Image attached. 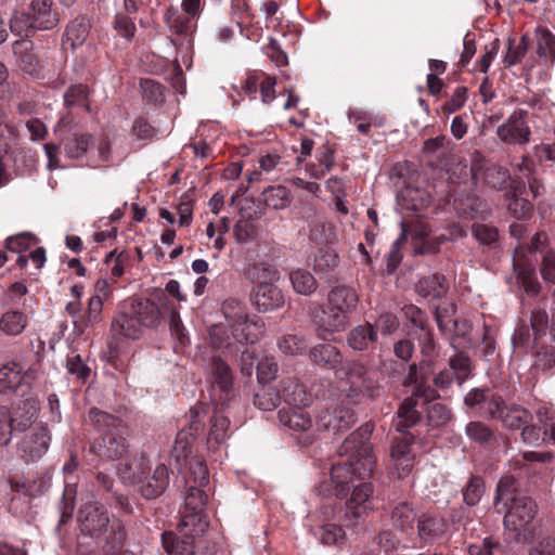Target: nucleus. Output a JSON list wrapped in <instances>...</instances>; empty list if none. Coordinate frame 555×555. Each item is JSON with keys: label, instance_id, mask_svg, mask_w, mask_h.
Wrapping results in <instances>:
<instances>
[{"label": "nucleus", "instance_id": "obj_35", "mask_svg": "<svg viewBox=\"0 0 555 555\" xmlns=\"http://www.w3.org/2000/svg\"><path fill=\"white\" fill-rule=\"evenodd\" d=\"M377 339V333L371 323L360 324L353 327L347 337L348 345L357 351L367 349L370 344Z\"/></svg>", "mask_w": 555, "mask_h": 555}, {"label": "nucleus", "instance_id": "obj_47", "mask_svg": "<svg viewBox=\"0 0 555 555\" xmlns=\"http://www.w3.org/2000/svg\"><path fill=\"white\" fill-rule=\"evenodd\" d=\"M103 297L96 293L90 297L86 315H82L81 331L88 326L99 324L102 320Z\"/></svg>", "mask_w": 555, "mask_h": 555}, {"label": "nucleus", "instance_id": "obj_61", "mask_svg": "<svg viewBox=\"0 0 555 555\" xmlns=\"http://www.w3.org/2000/svg\"><path fill=\"white\" fill-rule=\"evenodd\" d=\"M466 88L457 87L452 96L441 106L443 114L450 115L460 109L466 101Z\"/></svg>", "mask_w": 555, "mask_h": 555}, {"label": "nucleus", "instance_id": "obj_39", "mask_svg": "<svg viewBox=\"0 0 555 555\" xmlns=\"http://www.w3.org/2000/svg\"><path fill=\"white\" fill-rule=\"evenodd\" d=\"M499 397H494L488 390L472 389L464 399V402L469 408H476L478 414L483 417H489L488 403L492 400H498Z\"/></svg>", "mask_w": 555, "mask_h": 555}, {"label": "nucleus", "instance_id": "obj_12", "mask_svg": "<svg viewBox=\"0 0 555 555\" xmlns=\"http://www.w3.org/2000/svg\"><path fill=\"white\" fill-rule=\"evenodd\" d=\"M489 417L500 422L507 429H520L532 422L531 413L525 408L506 403L501 398L488 403Z\"/></svg>", "mask_w": 555, "mask_h": 555}, {"label": "nucleus", "instance_id": "obj_56", "mask_svg": "<svg viewBox=\"0 0 555 555\" xmlns=\"http://www.w3.org/2000/svg\"><path fill=\"white\" fill-rule=\"evenodd\" d=\"M515 482L516 478L512 475L504 476L500 479L496 487V503L505 501V505H507V501L511 502V499L518 494L515 493Z\"/></svg>", "mask_w": 555, "mask_h": 555}, {"label": "nucleus", "instance_id": "obj_11", "mask_svg": "<svg viewBox=\"0 0 555 555\" xmlns=\"http://www.w3.org/2000/svg\"><path fill=\"white\" fill-rule=\"evenodd\" d=\"M39 377L36 366L24 369L18 362L10 361L0 367V392L26 397L31 384Z\"/></svg>", "mask_w": 555, "mask_h": 555}, {"label": "nucleus", "instance_id": "obj_8", "mask_svg": "<svg viewBox=\"0 0 555 555\" xmlns=\"http://www.w3.org/2000/svg\"><path fill=\"white\" fill-rule=\"evenodd\" d=\"M537 514L535 503L527 495L517 494L511 499L504 516V527L513 533L517 542H531L535 537L533 519Z\"/></svg>", "mask_w": 555, "mask_h": 555}, {"label": "nucleus", "instance_id": "obj_36", "mask_svg": "<svg viewBox=\"0 0 555 555\" xmlns=\"http://www.w3.org/2000/svg\"><path fill=\"white\" fill-rule=\"evenodd\" d=\"M37 413L36 402L30 398H26L22 405L18 404L13 415H11L15 430H26L29 428L36 420Z\"/></svg>", "mask_w": 555, "mask_h": 555}, {"label": "nucleus", "instance_id": "obj_16", "mask_svg": "<svg viewBox=\"0 0 555 555\" xmlns=\"http://www.w3.org/2000/svg\"><path fill=\"white\" fill-rule=\"evenodd\" d=\"M435 396L436 392L431 387L423 384H416L413 387L412 396L405 398L398 409V420L395 422L397 430L403 431L415 423L418 414L415 411L417 402L414 397L429 401L434 399Z\"/></svg>", "mask_w": 555, "mask_h": 555}, {"label": "nucleus", "instance_id": "obj_41", "mask_svg": "<svg viewBox=\"0 0 555 555\" xmlns=\"http://www.w3.org/2000/svg\"><path fill=\"white\" fill-rule=\"evenodd\" d=\"M311 357L315 363L320 365H331L333 367L341 361L339 351L331 344H322L313 347Z\"/></svg>", "mask_w": 555, "mask_h": 555}, {"label": "nucleus", "instance_id": "obj_17", "mask_svg": "<svg viewBox=\"0 0 555 555\" xmlns=\"http://www.w3.org/2000/svg\"><path fill=\"white\" fill-rule=\"evenodd\" d=\"M50 442L51 435L48 428L46 426H38L25 434L20 443L18 451L23 459L37 461L48 452Z\"/></svg>", "mask_w": 555, "mask_h": 555}, {"label": "nucleus", "instance_id": "obj_2", "mask_svg": "<svg viewBox=\"0 0 555 555\" xmlns=\"http://www.w3.org/2000/svg\"><path fill=\"white\" fill-rule=\"evenodd\" d=\"M89 418L100 434V437L91 443V451L102 459L117 461V470L122 481L140 480L142 457L137 459L129 454L127 425L96 408L89 411Z\"/></svg>", "mask_w": 555, "mask_h": 555}, {"label": "nucleus", "instance_id": "obj_46", "mask_svg": "<svg viewBox=\"0 0 555 555\" xmlns=\"http://www.w3.org/2000/svg\"><path fill=\"white\" fill-rule=\"evenodd\" d=\"M10 29L12 34L20 37H29V35L38 29H35L30 14L25 12L15 11L10 18Z\"/></svg>", "mask_w": 555, "mask_h": 555}, {"label": "nucleus", "instance_id": "obj_20", "mask_svg": "<svg viewBox=\"0 0 555 555\" xmlns=\"http://www.w3.org/2000/svg\"><path fill=\"white\" fill-rule=\"evenodd\" d=\"M125 305L144 328H153L160 324L163 313L154 301L146 298H131L126 300Z\"/></svg>", "mask_w": 555, "mask_h": 555}, {"label": "nucleus", "instance_id": "obj_42", "mask_svg": "<svg viewBox=\"0 0 555 555\" xmlns=\"http://www.w3.org/2000/svg\"><path fill=\"white\" fill-rule=\"evenodd\" d=\"M89 147V140L86 135L72 133L64 140V151L68 158H81Z\"/></svg>", "mask_w": 555, "mask_h": 555}, {"label": "nucleus", "instance_id": "obj_64", "mask_svg": "<svg viewBox=\"0 0 555 555\" xmlns=\"http://www.w3.org/2000/svg\"><path fill=\"white\" fill-rule=\"evenodd\" d=\"M500 550V543L492 538H486L481 543L469 546L470 555H495Z\"/></svg>", "mask_w": 555, "mask_h": 555}, {"label": "nucleus", "instance_id": "obj_22", "mask_svg": "<svg viewBox=\"0 0 555 555\" xmlns=\"http://www.w3.org/2000/svg\"><path fill=\"white\" fill-rule=\"evenodd\" d=\"M412 440L402 437L393 442L390 449L391 464L398 473L399 478L405 477L414 466V454L411 450Z\"/></svg>", "mask_w": 555, "mask_h": 555}, {"label": "nucleus", "instance_id": "obj_51", "mask_svg": "<svg viewBox=\"0 0 555 555\" xmlns=\"http://www.w3.org/2000/svg\"><path fill=\"white\" fill-rule=\"evenodd\" d=\"M555 366V347L542 346L535 353L533 369L537 372H546Z\"/></svg>", "mask_w": 555, "mask_h": 555}, {"label": "nucleus", "instance_id": "obj_7", "mask_svg": "<svg viewBox=\"0 0 555 555\" xmlns=\"http://www.w3.org/2000/svg\"><path fill=\"white\" fill-rule=\"evenodd\" d=\"M81 531L93 538L103 540L108 544H120L125 530L117 519L111 521L107 511L98 502H90L79 511Z\"/></svg>", "mask_w": 555, "mask_h": 555}, {"label": "nucleus", "instance_id": "obj_23", "mask_svg": "<svg viewBox=\"0 0 555 555\" xmlns=\"http://www.w3.org/2000/svg\"><path fill=\"white\" fill-rule=\"evenodd\" d=\"M397 202L402 214L421 215L429 206L431 197L424 190L405 188L398 194Z\"/></svg>", "mask_w": 555, "mask_h": 555}, {"label": "nucleus", "instance_id": "obj_34", "mask_svg": "<svg viewBox=\"0 0 555 555\" xmlns=\"http://www.w3.org/2000/svg\"><path fill=\"white\" fill-rule=\"evenodd\" d=\"M448 289L446 278L438 274L423 276L416 284V291L422 297L441 298L448 293Z\"/></svg>", "mask_w": 555, "mask_h": 555}, {"label": "nucleus", "instance_id": "obj_38", "mask_svg": "<svg viewBox=\"0 0 555 555\" xmlns=\"http://www.w3.org/2000/svg\"><path fill=\"white\" fill-rule=\"evenodd\" d=\"M289 280L297 294L308 296L317 289V280L307 270L297 269L292 271Z\"/></svg>", "mask_w": 555, "mask_h": 555}, {"label": "nucleus", "instance_id": "obj_30", "mask_svg": "<svg viewBox=\"0 0 555 555\" xmlns=\"http://www.w3.org/2000/svg\"><path fill=\"white\" fill-rule=\"evenodd\" d=\"M431 229L423 222H417L412 231V238L420 241V245L415 247L414 254L416 255H431L439 250L440 245L444 242L443 236H439L434 241H427L426 238L430 235Z\"/></svg>", "mask_w": 555, "mask_h": 555}, {"label": "nucleus", "instance_id": "obj_40", "mask_svg": "<svg viewBox=\"0 0 555 555\" xmlns=\"http://www.w3.org/2000/svg\"><path fill=\"white\" fill-rule=\"evenodd\" d=\"M535 35L538 54L553 63L555 60V36L544 27H538Z\"/></svg>", "mask_w": 555, "mask_h": 555}, {"label": "nucleus", "instance_id": "obj_26", "mask_svg": "<svg viewBox=\"0 0 555 555\" xmlns=\"http://www.w3.org/2000/svg\"><path fill=\"white\" fill-rule=\"evenodd\" d=\"M90 27V21L85 16L73 20L66 27L63 37V48L65 50L70 48L74 51L81 47L89 36Z\"/></svg>", "mask_w": 555, "mask_h": 555}, {"label": "nucleus", "instance_id": "obj_49", "mask_svg": "<svg viewBox=\"0 0 555 555\" xmlns=\"http://www.w3.org/2000/svg\"><path fill=\"white\" fill-rule=\"evenodd\" d=\"M338 264V258L333 249H320L314 258V271L320 273H328Z\"/></svg>", "mask_w": 555, "mask_h": 555}, {"label": "nucleus", "instance_id": "obj_25", "mask_svg": "<svg viewBox=\"0 0 555 555\" xmlns=\"http://www.w3.org/2000/svg\"><path fill=\"white\" fill-rule=\"evenodd\" d=\"M34 27L38 30H49L59 23L57 14L52 9L51 0H33L29 7Z\"/></svg>", "mask_w": 555, "mask_h": 555}, {"label": "nucleus", "instance_id": "obj_21", "mask_svg": "<svg viewBox=\"0 0 555 555\" xmlns=\"http://www.w3.org/2000/svg\"><path fill=\"white\" fill-rule=\"evenodd\" d=\"M472 177L477 182L482 181L494 190H502L509 180V173L505 168L491 163L473 166Z\"/></svg>", "mask_w": 555, "mask_h": 555}, {"label": "nucleus", "instance_id": "obj_48", "mask_svg": "<svg viewBox=\"0 0 555 555\" xmlns=\"http://www.w3.org/2000/svg\"><path fill=\"white\" fill-rule=\"evenodd\" d=\"M507 209L515 218L527 219L533 212V205L527 198L518 196L516 189L508 198Z\"/></svg>", "mask_w": 555, "mask_h": 555}, {"label": "nucleus", "instance_id": "obj_55", "mask_svg": "<svg viewBox=\"0 0 555 555\" xmlns=\"http://www.w3.org/2000/svg\"><path fill=\"white\" fill-rule=\"evenodd\" d=\"M256 235V228L248 219H241L234 227V237L241 245L248 244Z\"/></svg>", "mask_w": 555, "mask_h": 555}, {"label": "nucleus", "instance_id": "obj_15", "mask_svg": "<svg viewBox=\"0 0 555 555\" xmlns=\"http://www.w3.org/2000/svg\"><path fill=\"white\" fill-rule=\"evenodd\" d=\"M372 483L366 482V480H359L358 485H353L350 496L346 501L345 514L346 520L351 526H356L358 519L372 509Z\"/></svg>", "mask_w": 555, "mask_h": 555}, {"label": "nucleus", "instance_id": "obj_9", "mask_svg": "<svg viewBox=\"0 0 555 555\" xmlns=\"http://www.w3.org/2000/svg\"><path fill=\"white\" fill-rule=\"evenodd\" d=\"M248 276L259 281L256 287L254 301L261 312H269L284 305V296L273 281L279 280L276 270L264 263L254 264L248 270Z\"/></svg>", "mask_w": 555, "mask_h": 555}, {"label": "nucleus", "instance_id": "obj_6", "mask_svg": "<svg viewBox=\"0 0 555 555\" xmlns=\"http://www.w3.org/2000/svg\"><path fill=\"white\" fill-rule=\"evenodd\" d=\"M358 295L352 287L336 286L327 295V302L321 314L317 315L321 332L339 333L346 328L349 315L356 310Z\"/></svg>", "mask_w": 555, "mask_h": 555}, {"label": "nucleus", "instance_id": "obj_19", "mask_svg": "<svg viewBox=\"0 0 555 555\" xmlns=\"http://www.w3.org/2000/svg\"><path fill=\"white\" fill-rule=\"evenodd\" d=\"M144 474V459H142V466L139 472L140 480L127 482L130 485H138L142 495L146 499H154L160 495L169 485L168 468L164 464L157 465L151 477L143 478Z\"/></svg>", "mask_w": 555, "mask_h": 555}, {"label": "nucleus", "instance_id": "obj_62", "mask_svg": "<svg viewBox=\"0 0 555 555\" xmlns=\"http://www.w3.org/2000/svg\"><path fill=\"white\" fill-rule=\"evenodd\" d=\"M538 421L544 428L545 440L555 444V417L548 414L547 409L540 408L537 412Z\"/></svg>", "mask_w": 555, "mask_h": 555}, {"label": "nucleus", "instance_id": "obj_53", "mask_svg": "<svg viewBox=\"0 0 555 555\" xmlns=\"http://www.w3.org/2000/svg\"><path fill=\"white\" fill-rule=\"evenodd\" d=\"M483 492V481L479 477H472L463 492L465 503L470 506L476 505Z\"/></svg>", "mask_w": 555, "mask_h": 555}, {"label": "nucleus", "instance_id": "obj_60", "mask_svg": "<svg viewBox=\"0 0 555 555\" xmlns=\"http://www.w3.org/2000/svg\"><path fill=\"white\" fill-rule=\"evenodd\" d=\"M255 405L262 411H271L281 403L280 392L263 391L257 393L254 400Z\"/></svg>", "mask_w": 555, "mask_h": 555}, {"label": "nucleus", "instance_id": "obj_44", "mask_svg": "<svg viewBox=\"0 0 555 555\" xmlns=\"http://www.w3.org/2000/svg\"><path fill=\"white\" fill-rule=\"evenodd\" d=\"M64 104L66 107H81L89 111L88 88L82 85H73L64 93Z\"/></svg>", "mask_w": 555, "mask_h": 555}, {"label": "nucleus", "instance_id": "obj_14", "mask_svg": "<svg viewBox=\"0 0 555 555\" xmlns=\"http://www.w3.org/2000/svg\"><path fill=\"white\" fill-rule=\"evenodd\" d=\"M278 417L280 424L300 442L307 443L312 437V421L304 408H282Z\"/></svg>", "mask_w": 555, "mask_h": 555}, {"label": "nucleus", "instance_id": "obj_57", "mask_svg": "<svg viewBox=\"0 0 555 555\" xmlns=\"http://www.w3.org/2000/svg\"><path fill=\"white\" fill-rule=\"evenodd\" d=\"M140 88L143 96L150 102L158 103L164 100V88L152 79H142Z\"/></svg>", "mask_w": 555, "mask_h": 555}, {"label": "nucleus", "instance_id": "obj_24", "mask_svg": "<svg viewBox=\"0 0 555 555\" xmlns=\"http://www.w3.org/2000/svg\"><path fill=\"white\" fill-rule=\"evenodd\" d=\"M112 328L115 333L130 339L139 338L144 331L143 325L132 315L125 302H122L115 315Z\"/></svg>", "mask_w": 555, "mask_h": 555}, {"label": "nucleus", "instance_id": "obj_37", "mask_svg": "<svg viewBox=\"0 0 555 555\" xmlns=\"http://www.w3.org/2000/svg\"><path fill=\"white\" fill-rule=\"evenodd\" d=\"M267 207L272 209H284L292 203L291 191L283 185L268 186L261 194Z\"/></svg>", "mask_w": 555, "mask_h": 555}, {"label": "nucleus", "instance_id": "obj_54", "mask_svg": "<svg viewBox=\"0 0 555 555\" xmlns=\"http://www.w3.org/2000/svg\"><path fill=\"white\" fill-rule=\"evenodd\" d=\"M67 372L78 379L86 380L90 375V369L82 361L80 354L72 352L66 360Z\"/></svg>", "mask_w": 555, "mask_h": 555}, {"label": "nucleus", "instance_id": "obj_1", "mask_svg": "<svg viewBox=\"0 0 555 555\" xmlns=\"http://www.w3.org/2000/svg\"><path fill=\"white\" fill-rule=\"evenodd\" d=\"M375 375L361 362L348 363L341 391L326 401L318 415V424L335 435L349 429L357 421L351 405L362 397L375 398L380 393V385Z\"/></svg>", "mask_w": 555, "mask_h": 555}, {"label": "nucleus", "instance_id": "obj_58", "mask_svg": "<svg viewBox=\"0 0 555 555\" xmlns=\"http://www.w3.org/2000/svg\"><path fill=\"white\" fill-rule=\"evenodd\" d=\"M36 243L35 236L29 233H22L10 236L7 240V247L10 251L21 254Z\"/></svg>", "mask_w": 555, "mask_h": 555}, {"label": "nucleus", "instance_id": "obj_13", "mask_svg": "<svg viewBox=\"0 0 555 555\" xmlns=\"http://www.w3.org/2000/svg\"><path fill=\"white\" fill-rule=\"evenodd\" d=\"M498 135L506 144H525L530 140L528 111L515 109L504 124L498 127Z\"/></svg>", "mask_w": 555, "mask_h": 555}, {"label": "nucleus", "instance_id": "obj_31", "mask_svg": "<svg viewBox=\"0 0 555 555\" xmlns=\"http://www.w3.org/2000/svg\"><path fill=\"white\" fill-rule=\"evenodd\" d=\"M12 48L16 64L20 68L27 74H36L38 62L36 55L33 53V42L22 38L14 41Z\"/></svg>", "mask_w": 555, "mask_h": 555}, {"label": "nucleus", "instance_id": "obj_5", "mask_svg": "<svg viewBox=\"0 0 555 555\" xmlns=\"http://www.w3.org/2000/svg\"><path fill=\"white\" fill-rule=\"evenodd\" d=\"M211 385L208 388L209 399L214 406L211 427L208 441L221 443L228 437L230 421L223 415L225 406L234 398L233 377L229 365L220 358L209 364Z\"/></svg>", "mask_w": 555, "mask_h": 555}, {"label": "nucleus", "instance_id": "obj_32", "mask_svg": "<svg viewBox=\"0 0 555 555\" xmlns=\"http://www.w3.org/2000/svg\"><path fill=\"white\" fill-rule=\"evenodd\" d=\"M420 538L425 542L442 539L447 531V524L439 517L424 515L417 524Z\"/></svg>", "mask_w": 555, "mask_h": 555}, {"label": "nucleus", "instance_id": "obj_27", "mask_svg": "<svg viewBox=\"0 0 555 555\" xmlns=\"http://www.w3.org/2000/svg\"><path fill=\"white\" fill-rule=\"evenodd\" d=\"M280 397L287 408H305L311 400L305 387L292 378L282 382Z\"/></svg>", "mask_w": 555, "mask_h": 555}, {"label": "nucleus", "instance_id": "obj_43", "mask_svg": "<svg viewBox=\"0 0 555 555\" xmlns=\"http://www.w3.org/2000/svg\"><path fill=\"white\" fill-rule=\"evenodd\" d=\"M281 162L280 155L275 153H268L266 155H262L259 160V169L254 170L248 176V182H258L262 181L266 178L263 175H269L273 172L275 169H278V166Z\"/></svg>", "mask_w": 555, "mask_h": 555}, {"label": "nucleus", "instance_id": "obj_3", "mask_svg": "<svg viewBox=\"0 0 555 555\" xmlns=\"http://www.w3.org/2000/svg\"><path fill=\"white\" fill-rule=\"evenodd\" d=\"M373 427L365 424L353 431L341 444L340 455H348L344 463L332 466L331 479L336 487V495H346L349 483L369 479L375 467V457L369 443Z\"/></svg>", "mask_w": 555, "mask_h": 555}, {"label": "nucleus", "instance_id": "obj_4", "mask_svg": "<svg viewBox=\"0 0 555 555\" xmlns=\"http://www.w3.org/2000/svg\"><path fill=\"white\" fill-rule=\"evenodd\" d=\"M221 311L225 323L210 326L209 343L216 349L231 348L235 344H255L264 333V323L257 315H250L245 304L236 298L222 302Z\"/></svg>", "mask_w": 555, "mask_h": 555}, {"label": "nucleus", "instance_id": "obj_29", "mask_svg": "<svg viewBox=\"0 0 555 555\" xmlns=\"http://www.w3.org/2000/svg\"><path fill=\"white\" fill-rule=\"evenodd\" d=\"M179 532L181 537L172 532H164L162 534V542L165 551L172 555H194L195 546L192 541L195 537L185 535L181 531L179 525Z\"/></svg>", "mask_w": 555, "mask_h": 555}, {"label": "nucleus", "instance_id": "obj_52", "mask_svg": "<svg viewBox=\"0 0 555 555\" xmlns=\"http://www.w3.org/2000/svg\"><path fill=\"white\" fill-rule=\"evenodd\" d=\"M190 479L194 483L193 487L203 488L208 483V469L204 462L197 457H193L190 462Z\"/></svg>", "mask_w": 555, "mask_h": 555}, {"label": "nucleus", "instance_id": "obj_63", "mask_svg": "<svg viewBox=\"0 0 555 555\" xmlns=\"http://www.w3.org/2000/svg\"><path fill=\"white\" fill-rule=\"evenodd\" d=\"M540 273L545 283L555 281V253L547 250L542 257Z\"/></svg>", "mask_w": 555, "mask_h": 555}, {"label": "nucleus", "instance_id": "obj_10", "mask_svg": "<svg viewBox=\"0 0 555 555\" xmlns=\"http://www.w3.org/2000/svg\"><path fill=\"white\" fill-rule=\"evenodd\" d=\"M207 502L208 495L202 488L189 487L184 496V506L180 511L181 531L185 535L199 537L206 531L208 521L204 511Z\"/></svg>", "mask_w": 555, "mask_h": 555}, {"label": "nucleus", "instance_id": "obj_50", "mask_svg": "<svg viewBox=\"0 0 555 555\" xmlns=\"http://www.w3.org/2000/svg\"><path fill=\"white\" fill-rule=\"evenodd\" d=\"M528 51V43L526 37H522L519 41L515 39L508 40L507 52L504 56V63L507 66L516 65L526 55Z\"/></svg>", "mask_w": 555, "mask_h": 555}, {"label": "nucleus", "instance_id": "obj_45", "mask_svg": "<svg viewBox=\"0 0 555 555\" xmlns=\"http://www.w3.org/2000/svg\"><path fill=\"white\" fill-rule=\"evenodd\" d=\"M392 525L402 532L412 528L414 512L406 502L398 504L391 512Z\"/></svg>", "mask_w": 555, "mask_h": 555}, {"label": "nucleus", "instance_id": "obj_59", "mask_svg": "<svg viewBox=\"0 0 555 555\" xmlns=\"http://www.w3.org/2000/svg\"><path fill=\"white\" fill-rule=\"evenodd\" d=\"M276 373L278 364L272 359L266 358L257 365V378L261 384H267L274 379Z\"/></svg>", "mask_w": 555, "mask_h": 555}, {"label": "nucleus", "instance_id": "obj_18", "mask_svg": "<svg viewBox=\"0 0 555 555\" xmlns=\"http://www.w3.org/2000/svg\"><path fill=\"white\" fill-rule=\"evenodd\" d=\"M201 12V0H183L182 11L170 8L165 13L168 27L176 34H185L193 27V20Z\"/></svg>", "mask_w": 555, "mask_h": 555}, {"label": "nucleus", "instance_id": "obj_33", "mask_svg": "<svg viewBox=\"0 0 555 555\" xmlns=\"http://www.w3.org/2000/svg\"><path fill=\"white\" fill-rule=\"evenodd\" d=\"M28 324V317L17 309H9L0 317V332L7 336H17Z\"/></svg>", "mask_w": 555, "mask_h": 555}, {"label": "nucleus", "instance_id": "obj_28", "mask_svg": "<svg viewBox=\"0 0 555 555\" xmlns=\"http://www.w3.org/2000/svg\"><path fill=\"white\" fill-rule=\"evenodd\" d=\"M524 256V248L516 247L514 251V268L518 271V280L525 292L528 295L534 296L540 292V283L537 280L535 272L533 268H527L524 266L521 261V257Z\"/></svg>", "mask_w": 555, "mask_h": 555}]
</instances>
